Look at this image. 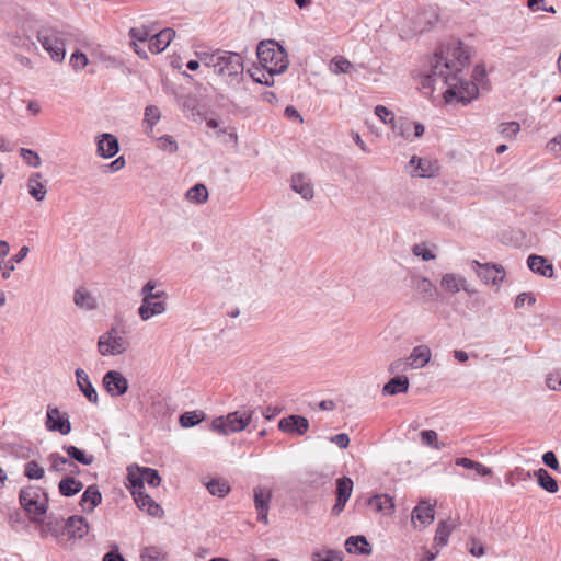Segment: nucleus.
Instances as JSON below:
<instances>
[{"label": "nucleus", "instance_id": "f257e3e1", "mask_svg": "<svg viewBox=\"0 0 561 561\" xmlns=\"http://www.w3.org/2000/svg\"><path fill=\"white\" fill-rule=\"evenodd\" d=\"M469 50L461 42L454 41L435 53L430 72L422 77L421 89L425 95L439 91L447 103H469L478 95V87L462 72L469 65Z\"/></svg>", "mask_w": 561, "mask_h": 561}, {"label": "nucleus", "instance_id": "f03ea898", "mask_svg": "<svg viewBox=\"0 0 561 561\" xmlns=\"http://www.w3.org/2000/svg\"><path fill=\"white\" fill-rule=\"evenodd\" d=\"M199 59L226 82L238 81L243 73V59L237 53L217 49L201 54Z\"/></svg>", "mask_w": 561, "mask_h": 561}, {"label": "nucleus", "instance_id": "7ed1b4c3", "mask_svg": "<svg viewBox=\"0 0 561 561\" xmlns=\"http://www.w3.org/2000/svg\"><path fill=\"white\" fill-rule=\"evenodd\" d=\"M19 502L30 520L41 523L48 510V494L37 485H26L20 490Z\"/></svg>", "mask_w": 561, "mask_h": 561}, {"label": "nucleus", "instance_id": "20e7f679", "mask_svg": "<svg viewBox=\"0 0 561 561\" xmlns=\"http://www.w3.org/2000/svg\"><path fill=\"white\" fill-rule=\"evenodd\" d=\"M256 54L262 68L271 75L283 73L289 66L286 50L275 41L261 42Z\"/></svg>", "mask_w": 561, "mask_h": 561}, {"label": "nucleus", "instance_id": "39448f33", "mask_svg": "<svg viewBox=\"0 0 561 561\" xmlns=\"http://www.w3.org/2000/svg\"><path fill=\"white\" fill-rule=\"evenodd\" d=\"M37 41L56 62H61L66 56L65 32L54 27H41Z\"/></svg>", "mask_w": 561, "mask_h": 561}, {"label": "nucleus", "instance_id": "423d86ee", "mask_svg": "<svg viewBox=\"0 0 561 561\" xmlns=\"http://www.w3.org/2000/svg\"><path fill=\"white\" fill-rule=\"evenodd\" d=\"M252 412L234 411L225 416H218L210 423V430L221 435H229L243 431L251 422Z\"/></svg>", "mask_w": 561, "mask_h": 561}, {"label": "nucleus", "instance_id": "0eeeda50", "mask_svg": "<svg viewBox=\"0 0 561 561\" xmlns=\"http://www.w3.org/2000/svg\"><path fill=\"white\" fill-rule=\"evenodd\" d=\"M432 352L427 345L415 346L409 357L399 358L392 362L389 366L391 374L405 371L410 369H419L427 365L431 360Z\"/></svg>", "mask_w": 561, "mask_h": 561}, {"label": "nucleus", "instance_id": "6e6552de", "mask_svg": "<svg viewBox=\"0 0 561 561\" xmlns=\"http://www.w3.org/2000/svg\"><path fill=\"white\" fill-rule=\"evenodd\" d=\"M96 346L102 356H118L127 351L129 344L125 337L118 335L116 328H111L100 335Z\"/></svg>", "mask_w": 561, "mask_h": 561}, {"label": "nucleus", "instance_id": "1a4fd4ad", "mask_svg": "<svg viewBox=\"0 0 561 561\" xmlns=\"http://www.w3.org/2000/svg\"><path fill=\"white\" fill-rule=\"evenodd\" d=\"M128 481L130 482L131 491H136V489L145 491V483L150 486H158L161 478L156 469L136 467V469L128 468Z\"/></svg>", "mask_w": 561, "mask_h": 561}, {"label": "nucleus", "instance_id": "9d476101", "mask_svg": "<svg viewBox=\"0 0 561 561\" xmlns=\"http://www.w3.org/2000/svg\"><path fill=\"white\" fill-rule=\"evenodd\" d=\"M435 519V503L431 504L426 500H421L412 510L411 524L414 529L422 530L430 526Z\"/></svg>", "mask_w": 561, "mask_h": 561}, {"label": "nucleus", "instance_id": "9b49d317", "mask_svg": "<svg viewBox=\"0 0 561 561\" xmlns=\"http://www.w3.org/2000/svg\"><path fill=\"white\" fill-rule=\"evenodd\" d=\"M103 387L111 397H119L127 392L128 380L121 371L110 370L103 376Z\"/></svg>", "mask_w": 561, "mask_h": 561}, {"label": "nucleus", "instance_id": "f8f14e48", "mask_svg": "<svg viewBox=\"0 0 561 561\" xmlns=\"http://www.w3.org/2000/svg\"><path fill=\"white\" fill-rule=\"evenodd\" d=\"M46 427L51 432L67 435L71 431V424L67 413H61L58 408L48 407Z\"/></svg>", "mask_w": 561, "mask_h": 561}, {"label": "nucleus", "instance_id": "ddd939ff", "mask_svg": "<svg viewBox=\"0 0 561 561\" xmlns=\"http://www.w3.org/2000/svg\"><path fill=\"white\" fill-rule=\"evenodd\" d=\"M278 428L289 435H304L309 428V421L301 415L291 414L278 422Z\"/></svg>", "mask_w": 561, "mask_h": 561}, {"label": "nucleus", "instance_id": "4468645a", "mask_svg": "<svg viewBox=\"0 0 561 561\" xmlns=\"http://www.w3.org/2000/svg\"><path fill=\"white\" fill-rule=\"evenodd\" d=\"M472 265L479 267L477 274L479 278L485 284H500L505 275L504 268L497 264L485 263L482 264L478 261H473Z\"/></svg>", "mask_w": 561, "mask_h": 561}, {"label": "nucleus", "instance_id": "2eb2a0df", "mask_svg": "<svg viewBox=\"0 0 561 561\" xmlns=\"http://www.w3.org/2000/svg\"><path fill=\"white\" fill-rule=\"evenodd\" d=\"M440 286L445 291L450 294H457L460 290L466 291L468 295L476 294V290L471 288L467 279L455 273L444 274L440 279Z\"/></svg>", "mask_w": 561, "mask_h": 561}, {"label": "nucleus", "instance_id": "dca6fc26", "mask_svg": "<svg viewBox=\"0 0 561 561\" xmlns=\"http://www.w3.org/2000/svg\"><path fill=\"white\" fill-rule=\"evenodd\" d=\"M119 150V144L116 136L104 133L96 137V152L104 159L114 157Z\"/></svg>", "mask_w": 561, "mask_h": 561}, {"label": "nucleus", "instance_id": "f3484780", "mask_svg": "<svg viewBox=\"0 0 561 561\" xmlns=\"http://www.w3.org/2000/svg\"><path fill=\"white\" fill-rule=\"evenodd\" d=\"M167 299H141L138 308V314L142 321H148L152 317L161 316L167 311Z\"/></svg>", "mask_w": 561, "mask_h": 561}, {"label": "nucleus", "instance_id": "a211bd4d", "mask_svg": "<svg viewBox=\"0 0 561 561\" xmlns=\"http://www.w3.org/2000/svg\"><path fill=\"white\" fill-rule=\"evenodd\" d=\"M131 494L141 511L147 512L152 517H162V507L151 496L146 494L145 491L136 489V491H131Z\"/></svg>", "mask_w": 561, "mask_h": 561}, {"label": "nucleus", "instance_id": "6ab92c4d", "mask_svg": "<svg viewBox=\"0 0 561 561\" xmlns=\"http://www.w3.org/2000/svg\"><path fill=\"white\" fill-rule=\"evenodd\" d=\"M410 165L413 167V169L410 171L411 175L417 178L435 176L438 171V165L436 162L427 159H421L416 156L411 158Z\"/></svg>", "mask_w": 561, "mask_h": 561}, {"label": "nucleus", "instance_id": "aec40b11", "mask_svg": "<svg viewBox=\"0 0 561 561\" xmlns=\"http://www.w3.org/2000/svg\"><path fill=\"white\" fill-rule=\"evenodd\" d=\"M175 36L173 28L167 27L159 33L151 35L148 43V48L153 54L162 53Z\"/></svg>", "mask_w": 561, "mask_h": 561}, {"label": "nucleus", "instance_id": "412c9836", "mask_svg": "<svg viewBox=\"0 0 561 561\" xmlns=\"http://www.w3.org/2000/svg\"><path fill=\"white\" fill-rule=\"evenodd\" d=\"M77 378V386L88 401L92 404H98L99 397L95 388L90 381L88 374L82 368H77L75 371Z\"/></svg>", "mask_w": 561, "mask_h": 561}, {"label": "nucleus", "instance_id": "4be33fe9", "mask_svg": "<svg viewBox=\"0 0 561 561\" xmlns=\"http://www.w3.org/2000/svg\"><path fill=\"white\" fill-rule=\"evenodd\" d=\"M291 188L299 194L304 199L310 201L313 198L314 192L310 180L302 173H297L291 176Z\"/></svg>", "mask_w": 561, "mask_h": 561}, {"label": "nucleus", "instance_id": "5701e85b", "mask_svg": "<svg viewBox=\"0 0 561 561\" xmlns=\"http://www.w3.org/2000/svg\"><path fill=\"white\" fill-rule=\"evenodd\" d=\"M411 284L424 300L430 301L435 299L437 288L427 277L413 276Z\"/></svg>", "mask_w": 561, "mask_h": 561}, {"label": "nucleus", "instance_id": "b1692460", "mask_svg": "<svg viewBox=\"0 0 561 561\" xmlns=\"http://www.w3.org/2000/svg\"><path fill=\"white\" fill-rule=\"evenodd\" d=\"M42 173H33L26 183L28 194L37 202L44 201L47 195L46 184L42 181Z\"/></svg>", "mask_w": 561, "mask_h": 561}, {"label": "nucleus", "instance_id": "393cba45", "mask_svg": "<svg viewBox=\"0 0 561 561\" xmlns=\"http://www.w3.org/2000/svg\"><path fill=\"white\" fill-rule=\"evenodd\" d=\"M527 264L536 274L549 278L553 276V266L543 256L531 254L528 256Z\"/></svg>", "mask_w": 561, "mask_h": 561}, {"label": "nucleus", "instance_id": "a878e982", "mask_svg": "<svg viewBox=\"0 0 561 561\" xmlns=\"http://www.w3.org/2000/svg\"><path fill=\"white\" fill-rule=\"evenodd\" d=\"M66 529L71 537L83 538L89 533V525L82 516H71L67 519Z\"/></svg>", "mask_w": 561, "mask_h": 561}, {"label": "nucleus", "instance_id": "bb28decb", "mask_svg": "<svg viewBox=\"0 0 561 561\" xmlns=\"http://www.w3.org/2000/svg\"><path fill=\"white\" fill-rule=\"evenodd\" d=\"M75 305L83 310H94L98 308L96 298L87 289L78 288L73 295Z\"/></svg>", "mask_w": 561, "mask_h": 561}, {"label": "nucleus", "instance_id": "cd10ccee", "mask_svg": "<svg viewBox=\"0 0 561 561\" xmlns=\"http://www.w3.org/2000/svg\"><path fill=\"white\" fill-rule=\"evenodd\" d=\"M161 119V111L156 105H148L145 107L142 125L147 136L152 137L153 127Z\"/></svg>", "mask_w": 561, "mask_h": 561}, {"label": "nucleus", "instance_id": "c85d7f7f", "mask_svg": "<svg viewBox=\"0 0 561 561\" xmlns=\"http://www.w3.org/2000/svg\"><path fill=\"white\" fill-rule=\"evenodd\" d=\"M409 378L407 376H397L391 378L382 388V392L389 396L405 393L409 390Z\"/></svg>", "mask_w": 561, "mask_h": 561}, {"label": "nucleus", "instance_id": "c756f323", "mask_svg": "<svg viewBox=\"0 0 561 561\" xmlns=\"http://www.w3.org/2000/svg\"><path fill=\"white\" fill-rule=\"evenodd\" d=\"M454 530V525L449 519L439 520L434 536L435 547H445L448 543L449 537Z\"/></svg>", "mask_w": 561, "mask_h": 561}, {"label": "nucleus", "instance_id": "7c9ffc66", "mask_svg": "<svg viewBox=\"0 0 561 561\" xmlns=\"http://www.w3.org/2000/svg\"><path fill=\"white\" fill-rule=\"evenodd\" d=\"M102 495L94 486H89L81 496L80 506L83 512L91 513L101 503Z\"/></svg>", "mask_w": 561, "mask_h": 561}, {"label": "nucleus", "instance_id": "2f4dec72", "mask_svg": "<svg viewBox=\"0 0 561 561\" xmlns=\"http://www.w3.org/2000/svg\"><path fill=\"white\" fill-rule=\"evenodd\" d=\"M273 497V489L266 485H257L253 490L255 510L270 508Z\"/></svg>", "mask_w": 561, "mask_h": 561}, {"label": "nucleus", "instance_id": "473e14b6", "mask_svg": "<svg viewBox=\"0 0 561 561\" xmlns=\"http://www.w3.org/2000/svg\"><path fill=\"white\" fill-rule=\"evenodd\" d=\"M345 547L350 553L356 552L366 556L371 553L370 545L364 536L348 537L345 541Z\"/></svg>", "mask_w": 561, "mask_h": 561}, {"label": "nucleus", "instance_id": "72a5a7b5", "mask_svg": "<svg viewBox=\"0 0 561 561\" xmlns=\"http://www.w3.org/2000/svg\"><path fill=\"white\" fill-rule=\"evenodd\" d=\"M369 504L375 510L385 515H391L394 512V502L388 494H377L369 500Z\"/></svg>", "mask_w": 561, "mask_h": 561}, {"label": "nucleus", "instance_id": "f704fd0d", "mask_svg": "<svg viewBox=\"0 0 561 561\" xmlns=\"http://www.w3.org/2000/svg\"><path fill=\"white\" fill-rule=\"evenodd\" d=\"M203 483L211 495L218 497H225L230 492V485L222 479H210L209 481H203Z\"/></svg>", "mask_w": 561, "mask_h": 561}, {"label": "nucleus", "instance_id": "c9c22d12", "mask_svg": "<svg viewBox=\"0 0 561 561\" xmlns=\"http://www.w3.org/2000/svg\"><path fill=\"white\" fill-rule=\"evenodd\" d=\"M83 489V483L72 477H67L59 482V492L64 496H72Z\"/></svg>", "mask_w": 561, "mask_h": 561}, {"label": "nucleus", "instance_id": "e433bc0d", "mask_svg": "<svg viewBox=\"0 0 561 561\" xmlns=\"http://www.w3.org/2000/svg\"><path fill=\"white\" fill-rule=\"evenodd\" d=\"M534 473L537 477V481L540 488L549 493L558 492L559 488L556 479H553L546 469L541 468Z\"/></svg>", "mask_w": 561, "mask_h": 561}, {"label": "nucleus", "instance_id": "4c0bfd02", "mask_svg": "<svg viewBox=\"0 0 561 561\" xmlns=\"http://www.w3.org/2000/svg\"><path fill=\"white\" fill-rule=\"evenodd\" d=\"M206 415L202 410L188 411L180 415L179 423L184 428L193 427L205 420Z\"/></svg>", "mask_w": 561, "mask_h": 561}, {"label": "nucleus", "instance_id": "58836bf2", "mask_svg": "<svg viewBox=\"0 0 561 561\" xmlns=\"http://www.w3.org/2000/svg\"><path fill=\"white\" fill-rule=\"evenodd\" d=\"M186 198L196 204H204L208 199V191L204 184H195L186 192Z\"/></svg>", "mask_w": 561, "mask_h": 561}, {"label": "nucleus", "instance_id": "ea45409f", "mask_svg": "<svg viewBox=\"0 0 561 561\" xmlns=\"http://www.w3.org/2000/svg\"><path fill=\"white\" fill-rule=\"evenodd\" d=\"M421 443L424 446L433 447L436 450H442L444 447H446V443L438 440V435L433 430H424L420 433Z\"/></svg>", "mask_w": 561, "mask_h": 561}, {"label": "nucleus", "instance_id": "a19ab883", "mask_svg": "<svg viewBox=\"0 0 561 561\" xmlns=\"http://www.w3.org/2000/svg\"><path fill=\"white\" fill-rule=\"evenodd\" d=\"M141 561H164L167 553L159 547L149 546L140 551Z\"/></svg>", "mask_w": 561, "mask_h": 561}, {"label": "nucleus", "instance_id": "79ce46f5", "mask_svg": "<svg viewBox=\"0 0 561 561\" xmlns=\"http://www.w3.org/2000/svg\"><path fill=\"white\" fill-rule=\"evenodd\" d=\"M157 284L154 280H148L141 288L140 295L142 299H167L168 295L164 290L154 291Z\"/></svg>", "mask_w": 561, "mask_h": 561}, {"label": "nucleus", "instance_id": "37998d69", "mask_svg": "<svg viewBox=\"0 0 561 561\" xmlns=\"http://www.w3.org/2000/svg\"><path fill=\"white\" fill-rule=\"evenodd\" d=\"M457 466H462L467 469H474L479 476H489L491 474V469L473 461L471 458H457Z\"/></svg>", "mask_w": 561, "mask_h": 561}, {"label": "nucleus", "instance_id": "c03bdc74", "mask_svg": "<svg viewBox=\"0 0 561 561\" xmlns=\"http://www.w3.org/2000/svg\"><path fill=\"white\" fill-rule=\"evenodd\" d=\"M413 122L411 121H408V119H397V122H393V125H392V130L405 138V139H411V135L413 133Z\"/></svg>", "mask_w": 561, "mask_h": 561}, {"label": "nucleus", "instance_id": "a18cd8bd", "mask_svg": "<svg viewBox=\"0 0 561 561\" xmlns=\"http://www.w3.org/2000/svg\"><path fill=\"white\" fill-rule=\"evenodd\" d=\"M158 148L168 153H175L179 149L176 140L171 135H163L156 138Z\"/></svg>", "mask_w": 561, "mask_h": 561}, {"label": "nucleus", "instance_id": "49530a36", "mask_svg": "<svg viewBox=\"0 0 561 561\" xmlns=\"http://www.w3.org/2000/svg\"><path fill=\"white\" fill-rule=\"evenodd\" d=\"M499 133L502 135L505 139H512L514 138L520 130V125L518 122H506L502 123L497 127Z\"/></svg>", "mask_w": 561, "mask_h": 561}, {"label": "nucleus", "instance_id": "de8ad7c7", "mask_svg": "<svg viewBox=\"0 0 561 561\" xmlns=\"http://www.w3.org/2000/svg\"><path fill=\"white\" fill-rule=\"evenodd\" d=\"M352 64L344 57H335L331 60L330 69L333 73H347L352 69Z\"/></svg>", "mask_w": 561, "mask_h": 561}, {"label": "nucleus", "instance_id": "09e8293b", "mask_svg": "<svg viewBox=\"0 0 561 561\" xmlns=\"http://www.w3.org/2000/svg\"><path fill=\"white\" fill-rule=\"evenodd\" d=\"M353 491V481L350 478H342L337 480L336 497L350 499Z\"/></svg>", "mask_w": 561, "mask_h": 561}, {"label": "nucleus", "instance_id": "8fccbe9b", "mask_svg": "<svg viewBox=\"0 0 561 561\" xmlns=\"http://www.w3.org/2000/svg\"><path fill=\"white\" fill-rule=\"evenodd\" d=\"M44 468L41 467L36 461H30L25 465L24 474L31 480H38L44 477Z\"/></svg>", "mask_w": 561, "mask_h": 561}, {"label": "nucleus", "instance_id": "3c124183", "mask_svg": "<svg viewBox=\"0 0 561 561\" xmlns=\"http://www.w3.org/2000/svg\"><path fill=\"white\" fill-rule=\"evenodd\" d=\"M129 36L131 38V42L145 43L147 41L149 42V38L151 37V31L145 26L133 27L129 31Z\"/></svg>", "mask_w": 561, "mask_h": 561}, {"label": "nucleus", "instance_id": "603ef678", "mask_svg": "<svg viewBox=\"0 0 561 561\" xmlns=\"http://www.w3.org/2000/svg\"><path fill=\"white\" fill-rule=\"evenodd\" d=\"M20 156L30 167L38 168L42 163L39 156L31 149L21 148Z\"/></svg>", "mask_w": 561, "mask_h": 561}, {"label": "nucleus", "instance_id": "864d4df0", "mask_svg": "<svg viewBox=\"0 0 561 561\" xmlns=\"http://www.w3.org/2000/svg\"><path fill=\"white\" fill-rule=\"evenodd\" d=\"M375 114L385 124H390L392 126L393 122H397L393 112L383 105H377L375 107Z\"/></svg>", "mask_w": 561, "mask_h": 561}, {"label": "nucleus", "instance_id": "5fc2aeb1", "mask_svg": "<svg viewBox=\"0 0 561 561\" xmlns=\"http://www.w3.org/2000/svg\"><path fill=\"white\" fill-rule=\"evenodd\" d=\"M69 62L75 70H81L89 64V59L85 54L77 50L70 56Z\"/></svg>", "mask_w": 561, "mask_h": 561}, {"label": "nucleus", "instance_id": "6e6d98bb", "mask_svg": "<svg viewBox=\"0 0 561 561\" xmlns=\"http://www.w3.org/2000/svg\"><path fill=\"white\" fill-rule=\"evenodd\" d=\"M412 253L415 256L422 257L423 261H432L436 257L435 254L428 250L424 243L414 244L412 247Z\"/></svg>", "mask_w": 561, "mask_h": 561}, {"label": "nucleus", "instance_id": "4d7b16f0", "mask_svg": "<svg viewBox=\"0 0 561 561\" xmlns=\"http://www.w3.org/2000/svg\"><path fill=\"white\" fill-rule=\"evenodd\" d=\"M546 383L551 390H561V369L551 371L546 378Z\"/></svg>", "mask_w": 561, "mask_h": 561}, {"label": "nucleus", "instance_id": "13d9d810", "mask_svg": "<svg viewBox=\"0 0 561 561\" xmlns=\"http://www.w3.org/2000/svg\"><path fill=\"white\" fill-rule=\"evenodd\" d=\"M251 76L256 82H259L261 84L270 87V85H273V83H274V80H273L274 75H271L267 71L265 73L262 70H256L255 72L251 73Z\"/></svg>", "mask_w": 561, "mask_h": 561}, {"label": "nucleus", "instance_id": "bf43d9fd", "mask_svg": "<svg viewBox=\"0 0 561 561\" xmlns=\"http://www.w3.org/2000/svg\"><path fill=\"white\" fill-rule=\"evenodd\" d=\"M330 442L337 445L340 448H346L350 444V437L347 434L341 433L330 437Z\"/></svg>", "mask_w": 561, "mask_h": 561}, {"label": "nucleus", "instance_id": "052dcab7", "mask_svg": "<svg viewBox=\"0 0 561 561\" xmlns=\"http://www.w3.org/2000/svg\"><path fill=\"white\" fill-rule=\"evenodd\" d=\"M526 300H528L529 305L535 304L536 299L533 295L527 293L519 294L515 299V308H520L525 305Z\"/></svg>", "mask_w": 561, "mask_h": 561}, {"label": "nucleus", "instance_id": "680f3d73", "mask_svg": "<svg viewBox=\"0 0 561 561\" xmlns=\"http://www.w3.org/2000/svg\"><path fill=\"white\" fill-rule=\"evenodd\" d=\"M469 552L473 557H482L485 551L483 545L480 541L472 539L470 542Z\"/></svg>", "mask_w": 561, "mask_h": 561}, {"label": "nucleus", "instance_id": "e2e57ef3", "mask_svg": "<svg viewBox=\"0 0 561 561\" xmlns=\"http://www.w3.org/2000/svg\"><path fill=\"white\" fill-rule=\"evenodd\" d=\"M284 115L289 119H296L299 123H302V117L299 112L294 106H287L284 111Z\"/></svg>", "mask_w": 561, "mask_h": 561}, {"label": "nucleus", "instance_id": "0e129e2a", "mask_svg": "<svg viewBox=\"0 0 561 561\" xmlns=\"http://www.w3.org/2000/svg\"><path fill=\"white\" fill-rule=\"evenodd\" d=\"M126 164L125 158L123 156L116 158L108 164V168L112 172H116L122 170Z\"/></svg>", "mask_w": 561, "mask_h": 561}, {"label": "nucleus", "instance_id": "69168bd1", "mask_svg": "<svg viewBox=\"0 0 561 561\" xmlns=\"http://www.w3.org/2000/svg\"><path fill=\"white\" fill-rule=\"evenodd\" d=\"M347 501H348V499H344V497L339 499V497H336V503L332 507V514L333 515H340L342 513V511L344 510L345 504H346Z\"/></svg>", "mask_w": 561, "mask_h": 561}, {"label": "nucleus", "instance_id": "338daca9", "mask_svg": "<svg viewBox=\"0 0 561 561\" xmlns=\"http://www.w3.org/2000/svg\"><path fill=\"white\" fill-rule=\"evenodd\" d=\"M347 501H348V499H344V497L339 499V497H336V503L332 507V514L333 515H340L342 513V511L344 510L345 504H346Z\"/></svg>", "mask_w": 561, "mask_h": 561}, {"label": "nucleus", "instance_id": "774afa93", "mask_svg": "<svg viewBox=\"0 0 561 561\" xmlns=\"http://www.w3.org/2000/svg\"><path fill=\"white\" fill-rule=\"evenodd\" d=\"M103 561H125V559L118 552L111 551L103 557Z\"/></svg>", "mask_w": 561, "mask_h": 561}]
</instances>
